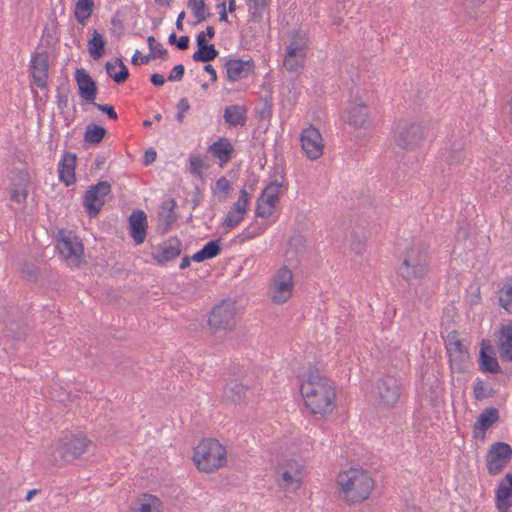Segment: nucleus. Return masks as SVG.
<instances>
[{"instance_id": "obj_33", "label": "nucleus", "mask_w": 512, "mask_h": 512, "mask_svg": "<svg viewBox=\"0 0 512 512\" xmlns=\"http://www.w3.org/2000/svg\"><path fill=\"white\" fill-rule=\"evenodd\" d=\"M495 503L498 512H508L512 507V489L506 484L499 483L495 491Z\"/></svg>"}, {"instance_id": "obj_6", "label": "nucleus", "mask_w": 512, "mask_h": 512, "mask_svg": "<svg viewBox=\"0 0 512 512\" xmlns=\"http://www.w3.org/2000/svg\"><path fill=\"white\" fill-rule=\"evenodd\" d=\"M424 138V128L420 123L401 121L394 134L398 147L411 151L420 145Z\"/></svg>"}, {"instance_id": "obj_60", "label": "nucleus", "mask_w": 512, "mask_h": 512, "mask_svg": "<svg viewBox=\"0 0 512 512\" xmlns=\"http://www.w3.org/2000/svg\"><path fill=\"white\" fill-rule=\"evenodd\" d=\"M58 22L56 20V17H54L51 21V27L46 26L43 30V38L46 39L47 43L49 44V40L52 39L56 35Z\"/></svg>"}, {"instance_id": "obj_45", "label": "nucleus", "mask_w": 512, "mask_h": 512, "mask_svg": "<svg viewBox=\"0 0 512 512\" xmlns=\"http://www.w3.org/2000/svg\"><path fill=\"white\" fill-rule=\"evenodd\" d=\"M495 394L496 390L493 387H485L483 380L480 378L476 379L473 386V395L476 400L481 401L485 398L493 397Z\"/></svg>"}, {"instance_id": "obj_50", "label": "nucleus", "mask_w": 512, "mask_h": 512, "mask_svg": "<svg viewBox=\"0 0 512 512\" xmlns=\"http://www.w3.org/2000/svg\"><path fill=\"white\" fill-rule=\"evenodd\" d=\"M113 64L119 67V71L113 75V81L116 84H123L130 75L127 66L123 62V57H117Z\"/></svg>"}, {"instance_id": "obj_22", "label": "nucleus", "mask_w": 512, "mask_h": 512, "mask_svg": "<svg viewBox=\"0 0 512 512\" xmlns=\"http://www.w3.org/2000/svg\"><path fill=\"white\" fill-rule=\"evenodd\" d=\"M76 154L66 152L59 162L58 173L60 181L64 182L65 186H70L75 183V166Z\"/></svg>"}, {"instance_id": "obj_11", "label": "nucleus", "mask_w": 512, "mask_h": 512, "mask_svg": "<svg viewBox=\"0 0 512 512\" xmlns=\"http://www.w3.org/2000/svg\"><path fill=\"white\" fill-rule=\"evenodd\" d=\"M401 392V384L394 376L385 375L376 383V398L380 404L387 408L396 405L401 396Z\"/></svg>"}, {"instance_id": "obj_36", "label": "nucleus", "mask_w": 512, "mask_h": 512, "mask_svg": "<svg viewBox=\"0 0 512 512\" xmlns=\"http://www.w3.org/2000/svg\"><path fill=\"white\" fill-rule=\"evenodd\" d=\"M465 143L462 139L456 140L452 143L445 156L446 162L449 166L458 165L465 159L464 153Z\"/></svg>"}, {"instance_id": "obj_56", "label": "nucleus", "mask_w": 512, "mask_h": 512, "mask_svg": "<svg viewBox=\"0 0 512 512\" xmlns=\"http://www.w3.org/2000/svg\"><path fill=\"white\" fill-rule=\"evenodd\" d=\"M230 189H231V185L226 177L222 176L221 178H219L216 181V189H215L216 191L222 192L225 195H227L229 193ZM225 199H226V196L219 197L220 202L224 201Z\"/></svg>"}, {"instance_id": "obj_23", "label": "nucleus", "mask_w": 512, "mask_h": 512, "mask_svg": "<svg viewBox=\"0 0 512 512\" xmlns=\"http://www.w3.org/2000/svg\"><path fill=\"white\" fill-rule=\"evenodd\" d=\"M328 389H335L330 379L319 375L310 374L308 379L302 383L300 392L303 397L312 396L313 393H320Z\"/></svg>"}, {"instance_id": "obj_12", "label": "nucleus", "mask_w": 512, "mask_h": 512, "mask_svg": "<svg viewBox=\"0 0 512 512\" xmlns=\"http://www.w3.org/2000/svg\"><path fill=\"white\" fill-rule=\"evenodd\" d=\"M273 302L284 303L292 295L293 273L287 266H282L272 279Z\"/></svg>"}, {"instance_id": "obj_46", "label": "nucleus", "mask_w": 512, "mask_h": 512, "mask_svg": "<svg viewBox=\"0 0 512 512\" xmlns=\"http://www.w3.org/2000/svg\"><path fill=\"white\" fill-rule=\"evenodd\" d=\"M499 305L508 313H512V284L508 281L499 290Z\"/></svg>"}, {"instance_id": "obj_55", "label": "nucleus", "mask_w": 512, "mask_h": 512, "mask_svg": "<svg viewBox=\"0 0 512 512\" xmlns=\"http://www.w3.org/2000/svg\"><path fill=\"white\" fill-rule=\"evenodd\" d=\"M93 106L95 108H97L99 111H101L102 113L106 114L107 117L111 120H117L118 119V115L115 111V108L113 105H110V104H99V103H94Z\"/></svg>"}, {"instance_id": "obj_24", "label": "nucleus", "mask_w": 512, "mask_h": 512, "mask_svg": "<svg viewBox=\"0 0 512 512\" xmlns=\"http://www.w3.org/2000/svg\"><path fill=\"white\" fill-rule=\"evenodd\" d=\"M498 332L500 359L512 362V325H501Z\"/></svg>"}, {"instance_id": "obj_1", "label": "nucleus", "mask_w": 512, "mask_h": 512, "mask_svg": "<svg viewBox=\"0 0 512 512\" xmlns=\"http://www.w3.org/2000/svg\"><path fill=\"white\" fill-rule=\"evenodd\" d=\"M430 269L429 247L418 242L409 246L402 255L398 275L406 282L423 279Z\"/></svg>"}, {"instance_id": "obj_27", "label": "nucleus", "mask_w": 512, "mask_h": 512, "mask_svg": "<svg viewBox=\"0 0 512 512\" xmlns=\"http://www.w3.org/2000/svg\"><path fill=\"white\" fill-rule=\"evenodd\" d=\"M368 116L369 107L365 103L354 104L348 108L347 123L355 128H363Z\"/></svg>"}, {"instance_id": "obj_44", "label": "nucleus", "mask_w": 512, "mask_h": 512, "mask_svg": "<svg viewBox=\"0 0 512 512\" xmlns=\"http://www.w3.org/2000/svg\"><path fill=\"white\" fill-rule=\"evenodd\" d=\"M176 208L177 202L175 199L169 198L163 201L158 213L160 220H162V218H166L167 220L173 219V221H177L178 215L175 212Z\"/></svg>"}, {"instance_id": "obj_7", "label": "nucleus", "mask_w": 512, "mask_h": 512, "mask_svg": "<svg viewBox=\"0 0 512 512\" xmlns=\"http://www.w3.org/2000/svg\"><path fill=\"white\" fill-rule=\"evenodd\" d=\"M512 460V447L502 441L491 445L486 454L487 472L491 476L500 474Z\"/></svg>"}, {"instance_id": "obj_3", "label": "nucleus", "mask_w": 512, "mask_h": 512, "mask_svg": "<svg viewBox=\"0 0 512 512\" xmlns=\"http://www.w3.org/2000/svg\"><path fill=\"white\" fill-rule=\"evenodd\" d=\"M193 461L199 471L214 472L226 465V448L217 439H203L194 448Z\"/></svg>"}, {"instance_id": "obj_14", "label": "nucleus", "mask_w": 512, "mask_h": 512, "mask_svg": "<svg viewBox=\"0 0 512 512\" xmlns=\"http://www.w3.org/2000/svg\"><path fill=\"white\" fill-rule=\"evenodd\" d=\"M48 58V52L45 50H36L31 55L29 70L32 74L34 84L41 89L47 87L49 71Z\"/></svg>"}, {"instance_id": "obj_52", "label": "nucleus", "mask_w": 512, "mask_h": 512, "mask_svg": "<svg viewBox=\"0 0 512 512\" xmlns=\"http://www.w3.org/2000/svg\"><path fill=\"white\" fill-rule=\"evenodd\" d=\"M508 171L504 170L499 174L497 184L501 186L506 193L512 192V165H508Z\"/></svg>"}, {"instance_id": "obj_54", "label": "nucleus", "mask_w": 512, "mask_h": 512, "mask_svg": "<svg viewBox=\"0 0 512 512\" xmlns=\"http://www.w3.org/2000/svg\"><path fill=\"white\" fill-rule=\"evenodd\" d=\"M262 203H264L262 201V197H259L257 199L255 214L257 217L264 219L269 218L273 214L274 207H270L269 205H267V207H263Z\"/></svg>"}, {"instance_id": "obj_38", "label": "nucleus", "mask_w": 512, "mask_h": 512, "mask_svg": "<svg viewBox=\"0 0 512 512\" xmlns=\"http://www.w3.org/2000/svg\"><path fill=\"white\" fill-rule=\"evenodd\" d=\"M281 186L282 183L278 182L277 180L270 182L260 195V197H262V201L270 207H275L279 200Z\"/></svg>"}, {"instance_id": "obj_10", "label": "nucleus", "mask_w": 512, "mask_h": 512, "mask_svg": "<svg viewBox=\"0 0 512 512\" xmlns=\"http://www.w3.org/2000/svg\"><path fill=\"white\" fill-rule=\"evenodd\" d=\"M56 239V248L60 255L66 260H70L74 263L75 261H79V259L84 255L82 241L77 236L72 237L71 231L67 232L64 229L58 230Z\"/></svg>"}, {"instance_id": "obj_30", "label": "nucleus", "mask_w": 512, "mask_h": 512, "mask_svg": "<svg viewBox=\"0 0 512 512\" xmlns=\"http://www.w3.org/2000/svg\"><path fill=\"white\" fill-rule=\"evenodd\" d=\"M222 251V238L219 237L207 242L199 251L192 255L193 261L203 262L217 257Z\"/></svg>"}, {"instance_id": "obj_5", "label": "nucleus", "mask_w": 512, "mask_h": 512, "mask_svg": "<svg viewBox=\"0 0 512 512\" xmlns=\"http://www.w3.org/2000/svg\"><path fill=\"white\" fill-rule=\"evenodd\" d=\"M445 344L451 367L457 373L467 372L468 364L471 362V356L468 347L458 339V331H450L446 336Z\"/></svg>"}, {"instance_id": "obj_31", "label": "nucleus", "mask_w": 512, "mask_h": 512, "mask_svg": "<svg viewBox=\"0 0 512 512\" xmlns=\"http://www.w3.org/2000/svg\"><path fill=\"white\" fill-rule=\"evenodd\" d=\"M308 41L309 39L305 32L301 30L293 32L286 47V53L289 54V57L305 54V50L308 48Z\"/></svg>"}, {"instance_id": "obj_4", "label": "nucleus", "mask_w": 512, "mask_h": 512, "mask_svg": "<svg viewBox=\"0 0 512 512\" xmlns=\"http://www.w3.org/2000/svg\"><path fill=\"white\" fill-rule=\"evenodd\" d=\"M91 444L92 441L82 434H66L51 447V456L55 463H71L79 458Z\"/></svg>"}, {"instance_id": "obj_64", "label": "nucleus", "mask_w": 512, "mask_h": 512, "mask_svg": "<svg viewBox=\"0 0 512 512\" xmlns=\"http://www.w3.org/2000/svg\"><path fill=\"white\" fill-rule=\"evenodd\" d=\"M202 199H203V193H202L200 187L195 186V191L193 192V196L191 199L193 210L196 209V207H198L200 205Z\"/></svg>"}, {"instance_id": "obj_43", "label": "nucleus", "mask_w": 512, "mask_h": 512, "mask_svg": "<svg viewBox=\"0 0 512 512\" xmlns=\"http://www.w3.org/2000/svg\"><path fill=\"white\" fill-rule=\"evenodd\" d=\"M57 107L63 111L68 107V97L71 92L69 79L65 78L57 87Z\"/></svg>"}, {"instance_id": "obj_57", "label": "nucleus", "mask_w": 512, "mask_h": 512, "mask_svg": "<svg viewBox=\"0 0 512 512\" xmlns=\"http://www.w3.org/2000/svg\"><path fill=\"white\" fill-rule=\"evenodd\" d=\"M280 480L282 481L281 485L283 487L288 488L294 482L296 483L295 488H298L300 486V479H295L291 472L288 470H284L283 472L280 473Z\"/></svg>"}, {"instance_id": "obj_29", "label": "nucleus", "mask_w": 512, "mask_h": 512, "mask_svg": "<svg viewBox=\"0 0 512 512\" xmlns=\"http://www.w3.org/2000/svg\"><path fill=\"white\" fill-rule=\"evenodd\" d=\"M223 118L230 126H244L247 122V109L243 105H229L224 110Z\"/></svg>"}, {"instance_id": "obj_41", "label": "nucleus", "mask_w": 512, "mask_h": 512, "mask_svg": "<svg viewBox=\"0 0 512 512\" xmlns=\"http://www.w3.org/2000/svg\"><path fill=\"white\" fill-rule=\"evenodd\" d=\"M147 43H148V46H149V50H150V53L146 56H141V60L139 62V65H142V64H147L150 59H154V58H161L162 60L166 61L168 59V51L167 49H158V50H155L153 48V43H156V39L154 36H149L147 38Z\"/></svg>"}, {"instance_id": "obj_34", "label": "nucleus", "mask_w": 512, "mask_h": 512, "mask_svg": "<svg viewBox=\"0 0 512 512\" xmlns=\"http://www.w3.org/2000/svg\"><path fill=\"white\" fill-rule=\"evenodd\" d=\"M106 40L101 33L94 30L87 41L89 55L94 60H99L105 54Z\"/></svg>"}, {"instance_id": "obj_37", "label": "nucleus", "mask_w": 512, "mask_h": 512, "mask_svg": "<svg viewBox=\"0 0 512 512\" xmlns=\"http://www.w3.org/2000/svg\"><path fill=\"white\" fill-rule=\"evenodd\" d=\"M245 214L246 209L244 206H239V203H233L223 220L222 225L226 228L232 229L243 220Z\"/></svg>"}, {"instance_id": "obj_8", "label": "nucleus", "mask_w": 512, "mask_h": 512, "mask_svg": "<svg viewBox=\"0 0 512 512\" xmlns=\"http://www.w3.org/2000/svg\"><path fill=\"white\" fill-rule=\"evenodd\" d=\"M235 302L230 300H223L220 304L216 305L208 319V324L214 331L231 330L235 327Z\"/></svg>"}, {"instance_id": "obj_49", "label": "nucleus", "mask_w": 512, "mask_h": 512, "mask_svg": "<svg viewBox=\"0 0 512 512\" xmlns=\"http://www.w3.org/2000/svg\"><path fill=\"white\" fill-rule=\"evenodd\" d=\"M262 103V108L257 110L261 119H268L272 115V106H273V97L272 93L268 92L264 96L260 98Z\"/></svg>"}, {"instance_id": "obj_61", "label": "nucleus", "mask_w": 512, "mask_h": 512, "mask_svg": "<svg viewBox=\"0 0 512 512\" xmlns=\"http://www.w3.org/2000/svg\"><path fill=\"white\" fill-rule=\"evenodd\" d=\"M215 36V28L211 25L207 26L204 31L198 33L196 38H201L204 43H208V40L212 39Z\"/></svg>"}, {"instance_id": "obj_47", "label": "nucleus", "mask_w": 512, "mask_h": 512, "mask_svg": "<svg viewBox=\"0 0 512 512\" xmlns=\"http://www.w3.org/2000/svg\"><path fill=\"white\" fill-rule=\"evenodd\" d=\"M251 3L250 13L252 21L259 23L262 21L263 13L268 6V0H249Z\"/></svg>"}, {"instance_id": "obj_63", "label": "nucleus", "mask_w": 512, "mask_h": 512, "mask_svg": "<svg viewBox=\"0 0 512 512\" xmlns=\"http://www.w3.org/2000/svg\"><path fill=\"white\" fill-rule=\"evenodd\" d=\"M250 197V194L246 191L245 187H243L240 190L239 198L235 203H239V206H244L247 210Z\"/></svg>"}, {"instance_id": "obj_18", "label": "nucleus", "mask_w": 512, "mask_h": 512, "mask_svg": "<svg viewBox=\"0 0 512 512\" xmlns=\"http://www.w3.org/2000/svg\"><path fill=\"white\" fill-rule=\"evenodd\" d=\"M148 221L143 210L135 209L128 217L129 235L136 245L142 244L147 236Z\"/></svg>"}, {"instance_id": "obj_42", "label": "nucleus", "mask_w": 512, "mask_h": 512, "mask_svg": "<svg viewBox=\"0 0 512 512\" xmlns=\"http://www.w3.org/2000/svg\"><path fill=\"white\" fill-rule=\"evenodd\" d=\"M9 179L13 187H27L30 183V174L26 169L14 168L10 171Z\"/></svg>"}, {"instance_id": "obj_40", "label": "nucleus", "mask_w": 512, "mask_h": 512, "mask_svg": "<svg viewBox=\"0 0 512 512\" xmlns=\"http://www.w3.org/2000/svg\"><path fill=\"white\" fill-rule=\"evenodd\" d=\"M94 1L93 0H77L75 5V18L78 23L85 25L86 21L93 13Z\"/></svg>"}, {"instance_id": "obj_26", "label": "nucleus", "mask_w": 512, "mask_h": 512, "mask_svg": "<svg viewBox=\"0 0 512 512\" xmlns=\"http://www.w3.org/2000/svg\"><path fill=\"white\" fill-rule=\"evenodd\" d=\"M196 45L198 49L192 55V59L194 62H201L207 64L215 60L219 55V51L216 49L215 45L210 43H204L202 37L196 38Z\"/></svg>"}, {"instance_id": "obj_15", "label": "nucleus", "mask_w": 512, "mask_h": 512, "mask_svg": "<svg viewBox=\"0 0 512 512\" xmlns=\"http://www.w3.org/2000/svg\"><path fill=\"white\" fill-rule=\"evenodd\" d=\"M335 398V389H328L320 393H313L312 396L303 397L311 413L321 415H326L333 410Z\"/></svg>"}, {"instance_id": "obj_9", "label": "nucleus", "mask_w": 512, "mask_h": 512, "mask_svg": "<svg viewBox=\"0 0 512 512\" xmlns=\"http://www.w3.org/2000/svg\"><path fill=\"white\" fill-rule=\"evenodd\" d=\"M111 184L108 181H99L91 185L83 197V206L90 218H95L105 204V196L110 194Z\"/></svg>"}, {"instance_id": "obj_51", "label": "nucleus", "mask_w": 512, "mask_h": 512, "mask_svg": "<svg viewBox=\"0 0 512 512\" xmlns=\"http://www.w3.org/2000/svg\"><path fill=\"white\" fill-rule=\"evenodd\" d=\"M190 171L195 176L203 179V171L202 169H208V165L201 159L198 155H190L189 157Z\"/></svg>"}, {"instance_id": "obj_53", "label": "nucleus", "mask_w": 512, "mask_h": 512, "mask_svg": "<svg viewBox=\"0 0 512 512\" xmlns=\"http://www.w3.org/2000/svg\"><path fill=\"white\" fill-rule=\"evenodd\" d=\"M28 195L27 187H13L11 188L10 198L16 203L25 202Z\"/></svg>"}, {"instance_id": "obj_16", "label": "nucleus", "mask_w": 512, "mask_h": 512, "mask_svg": "<svg viewBox=\"0 0 512 512\" xmlns=\"http://www.w3.org/2000/svg\"><path fill=\"white\" fill-rule=\"evenodd\" d=\"M183 252L182 241L177 236L160 243L151 253L152 259L158 264L172 261Z\"/></svg>"}, {"instance_id": "obj_17", "label": "nucleus", "mask_w": 512, "mask_h": 512, "mask_svg": "<svg viewBox=\"0 0 512 512\" xmlns=\"http://www.w3.org/2000/svg\"><path fill=\"white\" fill-rule=\"evenodd\" d=\"M224 67L227 73V80L236 82L250 75H254L256 65L253 59L242 60L237 58L227 60Z\"/></svg>"}, {"instance_id": "obj_32", "label": "nucleus", "mask_w": 512, "mask_h": 512, "mask_svg": "<svg viewBox=\"0 0 512 512\" xmlns=\"http://www.w3.org/2000/svg\"><path fill=\"white\" fill-rule=\"evenodd\" d=\"M248 388V384L239 381L237 378H231L224 387V394L233 403H238L245 398Z\"/></svg>"}, {"instance_id": "obj_59", "label": "nucleus", "mask_w": 512, "mask_h": 512, "mask_svg": "<svg viewBox=\"0 0 512 512\" xmlns=\"http://www.w3.org/2000/svg\"><path fill=\"white\" fill-rule=\"evenodd\" d=\"M185 73V67L183 64L174 66L167 78L168 81H180L182 80Z\"/></svg>"}, {"instance_id": "obj_19", "label": "nucleus", "mask_w": 512, "mask_h": 512, "mask_svg": "<svg viewBox=\"0 0 512 512\" xmlns=\"http://www.w3.org/2000/svg\"><path fill=\"white\" fill-rule=\"evenodd\" d=\"M495 355V350L491 345L490 341L483 339L480 344V351L478 357L479 369L483 373H502V369Z\"/></svg>"}, {"instance_id": "obj_58", "label": "nucleus", "mask_w": 512, "mask_h": 512, "mask_svg": "<svg viewBox=\"0 0 512 512\" xmlns=\"http://www.w3.org/2000/svg\"><path fill=\"white\" fill-rule=\"evenodd\" d=\"M22 273L27 276L29 281L36 282L38 279V269L34 264L25 263L22 267Z\"/></svg>"}, {"instance_id": "obj_35", "label": "nucleus", "mask_w": 512, "mask_h": 512, "mask_svg": "<svg viewBox=\"0 0 512 512\" xmlns=\"http://www.w3.org/2000/svg\"><path fill=\"white\" fill-rule=\"evenodd\" d=\"M106 135V128L96 123H90L85 129L84 142L90 145H98Z\"/></svg>"}, {"instance_id": "obj_48", "label": "nucleus", "mask_w": 512, "mask_h": 512, "mask_svg": "<svg viewBox=\"0 0 512 512\" xmlns=\"http://www.w3.org/2000/svg\"><path fill=\"white\" fill-rule=\"evenodd\" d=\"M306 58V54H300L297 56L289 57V54H285L283 65L289 72H296L299 69L304 67V60Z\"/></svg>"}, {"instance_id": "obj_13", "label": "nucleus", "mask_w": 512, "mask_h": 512, "mask_svg": "<svg viewBox=\"0 0 512 512\" xmlns=\"http://www.w3.org/2000/svg\"><path fill=\"white\" fill-rule=\"evenodd\" d=\"M301 146L307 158L316 160L323 153V139L321 133L314 126L303 129L301 133Z\"/></svg>"}, {"instance_id": "obj_21", "label": "nucleus", "mask_w": 512, "mask_h": 512, "mask_svg": "<svg viewBox=\"0 0 512 512\" xmlns=\"http://www.w3.org/2000/svg\"><path fill=\"white\" fill-rule=\"evenodd\" d=\"M207 151L213 157L219 159L220 167H224L232 159L234 154V148L230 140L226 137H221L210 144Z\"/></svg>"}, {"instance_id": "obj_20", "label": "nucleus", "mask_w": 512, "mask_h": 512, "mask_svg": "<svg viewBox=\"0 0 512 512\" xmlns=\"http://www.w3.org/2000/svg\"><path fill=\"white\" fill-rule=\"evenodd\" d=\"M75 80L78 86L79 96L86 102L94 104L98 94V87L89 73L83 68H77L75 71Z\"/></svg>"}, {"instance_id": "obj_39", "label": "nucleus", "mask_w": 512, "mask_h": 512, "mask_svg": "<svg viewBox=\"0 0 512 512\" xmlns=\"http://www.w3.org/2000/svg\"><path fill=\"white\" fill-rule=\"evenodd\" d=\"M187 7L192 10L196 17L194 25L206 21L211 17V13L205 3V0H188Z\"/></svg>"}, {"instance_id": "obj_28", "label": "nucleus", "mask_w": 512, "mask_h": 512, "mask_svg": "<svg viewBox=\"0 0 512 512\" xmlns=\"http://www.w3.org/2000/svg\"><path fill=\"white\" fill-rule=\"evenodd\" d=\"M161 501L158 497L144 493L131 504L128 512H160Z\"/></svg>"}, {"instance_id": "obj_62", "label": "nucleus", "mask_w": 512, "mask_h": 512, "mask_svg": "<svg viewBox=\"0 0 512 512\" xmlns=\"http://www.w3.org/2000/svg\"><path fill=\"white\" fill-rule=\"evenodd\" d=\"M157 158V152L154 148H148L145 153H144V156H143V164L145 166H148L150 164H152L153 162H155Z\"/></svg>"}, {"instance_id": "obj_2", "label": "nucleus", "mask_w": 512, "mask_h": 512, "mask_svg": "<svg viewBox=\"0 0 512 512\" xmlns=\"http://www.w3.org/2000/svg\"><path fill=\"white\" fill-rule=\"evenodd\" d=\"M337 484L349 504L366 500L375 485L373 478L367 471L353 468L340 473L337 477Z\"/></svg>"}, {"instance_id": "obj_25", "label": "nucleus", "mask_w": 512, "mask_h": 512, "mask_svg": "<svg viewBox=\"0 0 512 512\" xmlns=\"http://www.w3.org/2000/svg\"><path fill=\"white\" fill-rule=\"evenodd\" d=\"M499 411L495 407L486 408L474 423V428L481 431V440L486 436V431L499 421Z\"/></svg>"}]
</instances>
